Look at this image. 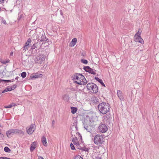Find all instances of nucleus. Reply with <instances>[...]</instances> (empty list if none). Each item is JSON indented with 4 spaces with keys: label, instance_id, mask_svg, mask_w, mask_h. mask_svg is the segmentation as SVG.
I'll use <instances>...</instances> for the list:
<instances>
[{
    "label": "nucleus",
    "instance_id": "8",
    "mask_svg": "<svg viewBox=\"0 0 159 159\" xmlns=\"http://www.w3.org/2000/svg\"><path fill=\"white\" fill-rule=\"evenodd\" d=\"M98 129L100 132L102 133H104L107 131L108 129L105 125L103 124H101L98 128Z\"/></svg>",
    "mask_w": 159,
    "mask_h": 159
},
{
    "label": "nucleus",
    "instance_id": "53",
    "mask_svg": "<svg viewBox=\"0 0 159 159\" xmlns=\"http://www.w3.org/2000/svg\"><path fill=\"white\" fill-rule=\"evenodd\" d=\"M19 78V77L18 76L16 77L15 78V79L16 80H18V79Z\"/></svg>",
    "mask_w": 159,
    "mask_h": 159
},
{
    "label": "nucleus",
    "instance_id": "25",
    "mask_svg": "<svg viewBox=\"0 0 159 159\" xmlns=\"http://www.w3.org/2000/svg\"><path fill=\"white\" fill-rule=\"evenodd\" d=\"M41 57H40V56L37 57H36L35 59V60L36 63H37V62L38 61H40L41 60Z\"/></svg>",
    "mask_w": 159,
    "mask_h": 159
},
{
    "label": "nucleus",
    "instance_id": "43",
    "mask_svg": "<svg viewBox=\"0 0 159 159\" xmlns=\"http://www.w3.org/2000/svg\"><path fill=\"white\" fill-rule=\"evenodd\" d=\"M54 124H55V121L54 120H53L52 121V126L54 127Z\"/></svg>",
    "mask_w": 159,
    "mask_h": 159
},
{
    "label": "nucleus",
    "instance_id": "49",
    "mask_svg": "<svg viewBox=\"0 0 159 159\" xmlns=\"http://www.w3.org/2000/svg\"><path fill=\"white\" fill-rule=\"evenodd\" d=\"M96 159H102L100 157H99V156H97L96 157Z\"/></svg>",
    "mask_w": 159,
    "mask_h": 159
},
{
    "label": "nucleus",
    "instance_id": "51",
    "mask_svg": "<svg viewBox=\"0 0 159 159\" xmlns=\"http://www.w3.org/2000/svg\"><path fill=\"white\" fill-rule=\"evenodd\" d=\"M8 62V61H2V62L3 63H4V64H5V63H7Z\"/></svg>",
    "mask_w": 159,
    "mask_h": 159
},
{
    "label": "nucleus",
    "instance_id": "9",
    "mask_svg": "<svg viewBox=\"0 0 159 159\" xmlns=\"http://www.w3.org/2000/svg\"><path fill=\"white\" fill-rule=\"evenodd\" d=\"M74 132L73 131L71 132V140L74 144L76 145L77 144L78 145L79 142L77 137H75V135H74Z\"/></svg>",
    "mask_w": 159,
    "mask_h": 159
},
{
    "label": "nucleus",
    "instance_id": "37",
    "mask_svg": "<svg viewBox=\"0 0 159 159\" xmlns=\"http://www.w3.org/2000/svg\"><path fill=\"white\" fill-rule=\"evenodd\" d=\"M22 15H20L18 16V18L17 19V20L18 21H19L20 20V19H21V18L22 17Z\"/></svg>",
    "mask_w": 159,
    "mask_h": 159
},
{
    "label": "nucleus",
    "instance_id": "6",
    "mask_svg": "<svg viewBox=\"0 0 159 159\" xmlns=\"http://www.w3.org/2000/svg\"><path fill=\"white\" fill-rule=\"evenodd\" d=\"M141 31L139 30L138 33L134 35V40L135 41L138 42L143 44L144 43V41L143 39L141 37L140 35L141 34Z\"/></svg>",
    "mask_w": 159,
    "mask_h": 159
},
{
    "label": "nucleus",
    "instance_id": "46",
    "mask_svg": "<svg viewBox=\"0 0 159 159\" xmlns=\"http://www.w3.org/2000/svg\"><path fill=\"white\" fill-rule=\"evenodd\" d=\"M11 104L12 106V107L16 105V104L14 103H12Z\"/></svg>",
    "mask_w": 159,
    "mask_h": 159
},
{
    "label": "nucleus",
    "instance_id": "31",
    "mask_svg": "<svg viewBox=\"0 0 159 159\" xmlns=\"http://www.w3.org/2000/svg\"><path fill=\"white\" fill-rule=\"evenodd\" d=\"M21 75L22 78H25L26 76V73L25 72H23L21 73Z\"/></svg>",
    "mask_w": 159,
    "mask_h": 159
},
{
    "label": "nucleus",
    "instance_id": "39",
    "mask_svg": "<svg viewBox=\"0 0 159 159\" xmlns=\"http://www.w3.org/2000/svg\"><path fill=\"white\" fill-rule=\"evenodd\" d=\"M7 89L8 90V91H11L12 90L11 87H8L7 88Z\"/></svg>",
    "mask_w": 159,
    "mask_h": 159
},
{
    "label": "nucleus",
    "instance_id": "5",
    "mask_svg": "<svg viewBox=\"0 0 159 159\" xmlns=\"http://www.w3.org/2000/svg\"><path fill=\"white\" fill-rule=\"evenodd\" d=\"M37 39L38 41H46L48 40L43 31L40 32L39 34L37 35Z\"/></svg>",
    "mask_w": 159,
    "mask_h": 159
},
{
    "label": "nucleus",
    "instance_id": "40",
    "mask_svg": "<svg viewBox=\"0 0 159 159\" xmlns=\"http://www.w3.org/2000/svg\"><path fill=\"white\" fill-rule=\"evenodd\" d=\"M0 159H10V158L7 157H0Z\"/></svg>",
    "mask_w": 159,
    "mask_h": 159
},
{
    "label": "nucleus",
    "instance_id": "21",
    "mask_svg": "<svg viewBox=\"0 0 159 159\" xmlns=\"http://www.w3.org/2000/svg\"><path fill=\"white\" fill-rule=\"evenodd\" d=\"M62 99L64 100L67 101L69 100V97L68 95L67 94H64L62 96Z\"/></svg>",
    "mask_w": 159,
    "mask_h": 159
},
{
    "label": "nucleus",
    "instance_id": "24",
    "mask_svg": "<svg viewBox=\"0 0 159 159\" xmlns=\"http://www.w3.org/2000/svg\"><path fill=\"white\" fill-rule=\"evenodd\" d=\"M71 112L72 113V114H74L77 111V109L76 107H71Z\"/></svg>",
    "mask_w": 159,
    "mask_h": 159
},
{
    "label": "nucleus",
    "instance_id": "52",
    "mask_svg": "<svg viewBox=\"0 0 159 159\" xmlns=\"http://www.w3.org/2000/svg\"><path fill=\"white\" fill-rule=\"evenodd\" d=\"M13 52H11V53H10V55H11V56H13Z\"/></svg>",
    "mask_w": 159,
    "mask_h": 159
},
{
    "label": "nucleus",
    "instance_id": "13",
    "mask_svg": "<svg viewBox=\"0 0 159 159\" xmlns=\"http://www.w3.org/2000/svg\"><path fill=\"white\" fill-rule=\"evenodd\" d=\"M117 94V96L120 101H124V99L123 97V94L122 92L120 90H118Z\"/></svg>",
    "mask_w": 159,
    "mask_h": 159
},
{
    "label": "nucleus",
    "instance_id": "29",
    "mask_svg": "<svg viewBox=\"0 0 159 159\" xmlns=\"http://www.w3.org/2000/svg\"><path fill=\"white\" fill-rule=\"evenodd\" d=\"M81 62L85 64H87L88 62V61L86 60L85 59H81Z\"/></svg>",
    "mask_w": 159,
    "mask_h": 159
},
{
    "label": "nucleus",
    "instance_id": "48",
    "mask_svg": "<svg viewBox=\"0 0 159 159\" xmlns=\"http://www.w3.org/2000/svg\"><path fill=\"white\" fill-rule=\"evenodd\" d=\"M38 159H44L41 156H39Z\"/></svg>",
    "mask_w": 159,
    "mask_h": 159
},
{
    "label": "nucleus",
    "instance_id": "55",
    "mask_svg": "<svg viewBox=\"0 0 159 159\" xmlns=\"http://www.w3.org/2000/svg\"><path fill=\"white\" fill-rule=\"evenodd\" d=\"M11 80V82H13L14 81V80L13 79L12 80Z\"/></svg>",
    "mask_w": 159,
    "mask_h": 159
},
{
    "label": "nucleus",
    "instance_id": "26",
    "mask_svg": "<svg viewBox=\"0 0 159 159\" xmlns=\"http://www.w3.org/2000/svg\"><path fill=\"white\" fill-rule=\"evenodd\" d=\"M4 150L6 152H10L11 151V150L7 147L4 148Z\"/></svg>",
    "mask_w": 159,
    "mask_h": 159
},
{
    "label": "nucleus",
    "instance_id": "54",
    "mask_svg": "<svg viewBox=\"0 0 159 159\" xmlns=\"http://www.w3.org/2000/svg\"><path fill=\"white\" fill-rule=\"evenodd\" d=\"M77 127L76 126H75V128H76V129H77Z\"/></svg>",
    "mask_w": 159,
    "mask_h": 159
},
{
    "label": "nucleus",
    "instance_id": "3",
    "mask_svg": "<svg viewBox=\"0 0 159 159\" xmlns=\"http://www.w3.org/2000/svg\"><path fill=\"white\" fill-rule=\"evenodd\" d=\"M73 80H76L75 83L79 84H82V80L84 78V76L80 74H76L72 76Z\"/></svg>",
    "mask_w": 159,
    "mask_h": 159
},
{
    "label": "nucleus",
    "instance_id": "28",
    "mask_svg": "<svg viewBox=\"0 0 159 159\" xmlns=\"http://www.w3.org/2000/svg\"><path fill=\"white\" fill-rule=\"evenodd\" d=\"M76 146H77V148L80 150H83L84 149V148L81 147L79 144H79L78 145H76Z\"/></svg>",
    "mask_w": 159,
    "mask_h": 159
},
{
    "label": "nucleus",
    "instance_id": "2",
    "mask_svg": "<svg viewBox=\"0 0 159 159\" xmlns=\"http://www.w3.org/2000/svg\"><path fill=\"white\" fill-rule=\"evenodd\" d=\"M86 87L88 90L91 93H96L98 91V88L94 84L92 83L87 84Z\"/></svg>",
    "mask_w": 159,
    "mask_h": 159
},
{
    "label": "nucleus",
    "instance_id": "18",
    "mask_svg": "<svg viewBox=\"0 0 159 159\" xmlns=\"http://www.w3.org/2000/svg\"><path fill=\"white\" fill-rule=\"evenodd\" d=\"M41 141L44 146H47L48 143L46 141V139L44 136H43L41 139Z\"/></svg>",
    "mask_w": 159,
    "mask_h": 159
},
{
    "label": "nucleus",
    "instance_id": "16",
    "mask_svg": "<svg viewBox=\"0 0 159 159\" xmlns=\"http://www.w3.org/2000/svg\"><path fill=\"white\" fill-rule=\"evenodd\" d=\"M77 42V39L74 38L72 39V41L70 42V46L71 47H73L76 44Z\"/></svg>",
    "mask_w": 159,
    "mask_h": 159
},
{
    "label": "nucleus",
    "instance_id": "22",
    "mask_svg": "<svg viewBox=\"0 0 159 159\" xmlns=\"http://www.w3.org/2000/svg\"><path fill=\"white\" fill-rule=\"evenodd\" d=\"M6 134L7 136L8 137H10L11 135H13L12 129H9L6 132Z\"/></svg>",
    "mask_w": 159,
    "mask_h": 159
},
{
    "label": "nucleus",
    "instance_id": "17",
    "mask_svg": "<svg viewBox=\"0 0 159 159\" xmlns=\"http://www.w3.org/2000/svg\"><path fill=\"white\" fill-rule=\"evenodd\" d=\"M40 57H41V60L40 61H38L37 63L42 64L43 62L45 60L46 58V56L44 55H41L40 56Z\"/></svg>",
    "mask_w": 159,
    "mask_h": 159
},
{
    "label": "nucleus",
    "instance_id": "7",
    "mask_svg": "<svg viewBox=\"0 0 159 159\" xmlns=\"http://www.w3.org/2000/svg\"><path fill=\"white\" fill-rule=\"evenodd\" d=\"M36 129V126L34 124H32L29 127L26 128V132L29 134H32Z\"/></svg>",
    "mask_w": 159,
    "mask_h": 159
},
{
    "label": "nucleus",
    "instance_id": "32",
    "mask_svg": "<svg viewBox=\"0 0 159 159\" xmlns=\"http://www.w3.org/2000/svg\"><path fill=\"white\" fill-rule=\"evenodd\" d=\"M74 159H83V158L80 155L75 156Z\"/></svg>",
    "mask_w": 159,
    "mask_h": 159
},
{
    "label": "nucleus",
    "instance_id": "33",
    "mask_svg": "<svg viewBox=\"0 0 159 159\" xmlns=\"http://www.w3.org/2000/svg\"><path fill=\"white\" fill-rule=\"evenodd\" d=\"M29 46H27L25 45L23 47V50L25 51H26V50H27Z\"/></svg>",
    "mask_w": 159,
    "mask_h": 159
},
{
    "label": "nucleus",
    "instance_id": "30",
    "mask_svg": "<svg viewBox=\"0 0 159 159\" xmlns=\"http://www.w3.org/2000/svg\"><path fill=\"white\" fill-rule=\"evenodd\" d=\"M31 42V39L30 38L28 39L27 41L25 43V45L27 46H29V43H30Z\"/></svg>",
    "mask_w": 159,
    "mask_h": 159
},
{
    "label": "nucleus",
    "instance_id": "1",
    "mask_svg": "<svg viewBox=\"0 0 159 159\" xmlns=\"http://www.w3.org/2000/svg\"><path fill=\"white\" fill-rule=\"evenodd\" d=\"M100 113L105 114L109 111L110 106L109 103L102 102L100 103L98 106Z\"/></svg>",
    "mask_w": 159,
    "mask_h": 159
},
{
    "label": "nucleus",
    "instance_id": "15",
    "mask_svg": "<svg viewBox=\"0 0 159 159\" xmlns=\"http://www.w3.org/2000/svg\"><path fill=\"white\" fill-rule=\"evenodd\" d=\"M36 142H33L31 144L30 147V151L31 152H33L34 150L36 148Z\"/></svg>",
    "mask_w": 159,
    "mask_h": 159
},
{
    "label": "nucleus",
    "instance_id": "38",
    "mask_svg": "<svg viewBox=\"0 0 159 159\" xmlns=\"http://www.w3.org/2000/svg\"><path fill=\"white\" fill-rule=\"evenodd\" d=\"M11 107H12V106H11V104H10L8 105L7 106H6L5 107V108H11Z\"/></svg>",
    "mask_w": 159,
    "mask_h": 159
},
{
    "label": "nucleus",
    "instance_id": "47",
    "mask_svg": "<svg viewBox=\"0 0 159 159\" xmlns=\"http://www.w3.org/2000/svg\"><path fill=\"white\" fill-rule=\"evenodd\" d=\"M5 1V0H0V3H3Z\"/></svg>",
    "mask_w": 159,
    "mask_h": 159
},
{
    "label": "nucleus",
    "instance_id": "44",
    "mask_svg": "<svg viewBox=\"0 0 159 159\" xmlns=\"http://www.w3.org/2000/svg\"><path fill=\"white\" fill-rule=\"evenodd\" d=\"M35 44H34L33 46H32L31 47V48L32 49H35Z\"/></svg>",
    "mask_w": 159,
    "mask_h": 159
},
{
    "label": "nucleus",
    "instance_id": "20",
    "mask_svg": "<svg viewBox=\"0 0 159 159\" xmlns=\"http://www.w3.org/2000/svg\"><path fill=\"white\" fill-rule=\"evenodd\" d=\"M91 101L93 103L95 104L98 103L99 102L98 99L96 97H93L91 98Z\"/></svg>",
    "mask_w": 159,
    "mask_h": 159
},
{
    "label": "nucleus",
    "instance_id": "4",
    "mask_svg": "<svg viewBox=\"0 0 159 159\" xmlns=\"http://www.w3.org/2000/svg\"><path fill=\"white\" fill-rule=\"evenodd\" d=\"M94 142L97 145H100L104 142V138L102 135H96L94 138Z\"/></svg>",
    "mask_w": 159,
    "mask_h": 159
},
{
    "label": "nucleus",
    "instance_id": "50",
    "mask_svg": "<svg viewBox=\"0 0 159 159\" xmlns=\"http://www.w3.org/2000/svg\"><path fill=\"white\" fill-rule=\"evenodd\" d=\"M0 136H1V137L2 138L3 137V134H1V132H0Z\"/></svg>",
    "mask_w": 159,
    "mask_h": 159
},
{
    "label": "nucleus",
    "instance_id": "35",
    "mask_svg": "<svg viewBox=\"0 0 159 159\" xmlns=\"http://www.w3.org/2000/svg\"><path fill=\"white\" fill-rule=\"evenodd\" d=\"M2 23L4 24L5 25L7 24V23L6 21L3 18H2Z\"/></svg>",
    "mask_w": 159,
    "mask_h": 159
},
{
    "label": "nucleus",
    "instance_id": "12",
    "mask_svg": "<svg viewBox=\"0 0 159 159\" xmlns=\"http://www.w3.org/2000/svg\"><path fill=\"white\" fill-rule=\"evenodd\" d=\"M87 121H88L87 120H85L84 121V128H85V129H86L88 132H89L91 133L92 132V130L89 128V127H90L91 126L90 125H88L87 124H86Z\"/></svg>",
    "mask_w": 159,
    "mask_h": 159
},
{
    "label": "nucleus",
    "instance_id": "41",
    "mask_svg": "<svg viewBox=\"0 0 159 159\" xmlns=\"http://www.w3.org/2000/svg\"><path fill=\"white\" fill-rule=\"evenodd\" d=\"M7 91H8V90L6 88L2 91V93H4Z\"/></svg>",
    "mask_w": 159,
    "mask_h": 159
},
{
    "label": "nucleus",
    "instance_id": "19",
    "mask_svg": "<svg viewBox=\"0 0 159 159\" xmlns=\"http://www.w3.org/2000/svg\"><path fill=\"white\" fill-rule=\"evenodd\" d=\"M86 120H88V121H87L86 124H87L88 125L91 126L92 125H93V122H94V121L93 120V119L92 118L89 119V120L87 119Z\"/></svg>",
    "mask_w": 159,
    "mask_h": 159
},
{
    "label": "nucleus",
    "instance_id": "42",
    "mask_svg": "<svg viewBox=\"0 0 159 159\" xmlns=\"http://www.w3.org/2000/svg\"><path fill=\"white\" fill-rule=\"evenodd\" d=\"M4 81L6 82H11V80H4Z\"/></svg>",
    "mask_w": 159,
    "mask_h": 159
},
{
    "label": "nucleus",
    "instance_id": "45",
    "mask_svg": "<svg viewBox=\"0 0 159 159\" xmlns=\"http://www.w3.org/2000/svg\"><path fill=\"white\" fill-rule=\"evenodd\" d=\"M76 134L77 135H79L80 136V139H82V136H81V135H80V134L79 133H76Z\"/></svg>",
    "mask_w": 159,
    "mask_h": 159
},
{
    "label": "nucleus",
    "instance_id": "11",
    "mask_svg": "<svg viewBox=\"0 0 159 159\" xmlns=\"http://www.w3.org/2000/svg\"><path fill=\"white\" fill-rule=\"evenodd\" d=\"M13 135L16 134H20L21 136L24 135L23 132L21 130L18 129H11Z\"/></svg>",
    "mask_w": 159,
    "mask_h": 159
},
{
    "label": "nucleus",
    "instance_id": "34",
    "mask_svg": "<svg viewBox=\"0 0 159 159\" xmlns=\"http://www.w3.org/2000/svg\"><path fill=\"white\" fill-rule=\"evenodd\" d=\"M70 147L71 148L72 150H74L75 149V148L74 146V145L72 144V143H71L70 144Z\"/></svg>",
    "mask_w": 159,
    "mask_h": 159
},
{
    "label": "nucleus",
    "instance_id": "14",
    "mask_svg": "<svg viewBox=\"0 0 159 159\" xmlns=\"http://www.w3.org/2000/svg\"><path fill=\"white\" fill-rule=\"evenodd\" d=\"M42 75L41 74H38V73H35L34 74H33L31 75L30 76V77L31 79L33 78H38L39 77H42Z\"/></svg>",
    "mask_w": 159,
    "mask_h": 159
},
{
    "label": "nucleus",
    "instance_id": "10",
    "mask_svg": "<svg viewBox=\"0 0 159 159\" xmlns=\"http://www.w3.org/2000/svg\"><path fill=\"white\" fill-rule=\"evenodd\" d=\"M84 69L85 71L93 75L96 74V70L90 68L89 66H84Z\"/></svg>",
    "mask_w": 159,
    "mask_h": 159
},
{
    "label": "nucleus",
    "instance_id": "23",
    "mask_svg": "<svg viewBox=\"0 0 159 159\" xmlns=\"http://www.w3.org/2000/svg\"><path fill=\"white\" fill-rule=\"evenodd\" d=\"M95 78L97 81H98L102 86H103L104 87L105 86V84H104V83H103V81L102 80L100 79L98 77H95Z\"/></svg>",
    "mask_w": 159,
    "mask_h": 159
},
{
    "label": "nucleus",
    "instance_id": "27",
    "mask_svg": "<svg viewBox=\"0 0 159 159\" xmlns=\"http://www.w3.org/2000/svg\"><path fill=\"white\" fill-rule=\"evenodd\" d=\"M82 83L83 85L86 84L87 83V81L84 77V78L82 80Z\"/></svg>",
    "mask_w": 159,
    "mask_h": 159
},
{
    "label": "nucleus",
    "instance_id": "36",
    "mask_svg": "<svg viewBox=\"0 0 159 159\" xmlns=\"http://www.w3.org/2000/svg\"><path fill=\"white\" fill-rule=\"evenodd\" d=\"M17 85L16 84H14L12 87H11L12 90L14 89L16 87Z\"/></svg>",
    "mask_w": 159,
    "mask_h": 159
}]
</instances>
